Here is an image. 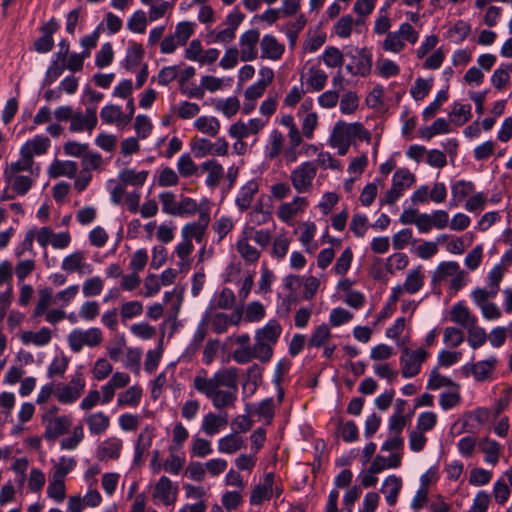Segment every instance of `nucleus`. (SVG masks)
I'll list each match as a JSON object with an SVG mask.
<instances>
[{
	"label": "nucleus",
	"instance_id": "c9c22d12",
	"mask_svg": "<svg viewBox=\"0 0 512 512\" xmlns=\"http://www.w3.org/2000/svg\"><path fill=\"white\" fill-rule=\"evenodd\" d=\"M480 449L485 453V461L495 465L498 462L500 445L489 438H484L479 443Z\"/></svg>",
	"mask_w": 512,
	"mask_h": 512
},
{
	"label": "nucleus",
	"instance_id": "2eb2a0df",
	"mask_svg": "<svg viewBox=\"0 0 512 512\" xmlns=\"http://www.w3.org/2000/svg\"><path fill=\"white\" fill-rule=\"evenodd\" d=\"M450 319L466 329L477 323L476 317L471 315L469 309L462 302L455 304L451 308Z\"/></svg>",
	"mask_w": 512,
	"mask_h": 512
},
{
	"label": "nucleus",
	"instance_id": "37998d69",
	"mask_svg": "<svg viewBox=\"0 0 512 512\" xmlns=\"http://www.w3.org/2000/svg\"><path fill=\"white\" fill-rule=\"evenodd\" d=\"M237 251L246 261L251 263L256 262L260 257V252L248 242L247 238L238 241Z\"/></svg>",
	"mask_w": 512,
	"mask_h": 512
},
{
	"label": "nucleus",
	"instance_id": "2f4dec72",
	"mask_svg": "<svg viewBox=\"0 0 512 512\" xmlns=\"http://www.w3.org/2000/svg\"><path fill=\"white\" fill-rule=\"evenodd\" d=\"M194 126L198 131L212 137L216 136L220 130V122L215 117H198L194 122Z\"/></svg>",
	"mask_w": 512,
	"mask_h": 512
},
{
	"label": "nucleus",
	"instance_id": "69168bd1",
	"mask_svg": "<svg viewBox=\"0 0 512 512\" xmlns=\"http://www.w3.org/2000/svg\"><path fill=\"white\" fill-rule=\"evenodd\" d=\"M471 116V106L470 105H455L452 112L450 113L451 120L455 122L458 126L466 123Z\"/></svg>",
	"mask_w": 512,
	"mask_h": 512
},
{
	"label": "nucleus",
	"instance_id": "5701e85b",
	"mask_svg": "<svg viewBox=\"0 0 512 512\" xmlns=\"http://www.w3.org/2000/svg\"><path fill=\"white\" fill-rule=\"evenodd\" d=\"M330 144L337 148L338 154L344 156L350 146V138L346 134L341 123H337L334 127L333 133L330 138Z\"/></svg>",
	"mask_w": 512,
	"mask_h": 512
},
{
	"label": "nucleus",
	"instance_id": "a878e982",
	"mask_svg": "<svg viewBox=\"0 0 512 512\" xmlns=\"http://www.w3.org/2000/svg\"><path fill=\"white\" fill-rule=\"evenodd\" d=\"M86 422H87L89 431L92 434L99 435V434L104 433L107 430V428L109 427V424H110V419L106 414H104L102 412H98V413L88 415L86 418Z\"/></svg>",
	"mask_w": 512,
	"mask_h": 512
},
{
	"label": "nucleus",
	"instance_id": "603ef678",
	"mask_svg": "<svg viewBox=\"0 0 512 512\" xmlns=\"http://www.w3.org/2000/svg\"><path fill=\"white\" fill-rule=\"evenodd\" d=\"M147 26V17L145 12L138 10L133 13L127 22V27L135 33H143Z\"/></svg>",
	"mask_w": 512,
	"mask_h": 512
},
{
	"label": "nucleus",
	"instance_id": "7ed1b4c3",
	"mask_svg": "<svg viewBox=\"0 0 512 512\" xmlns=\"http://www.w3.org/2000/svg\"><path fill=\"white\" fill-rule=\"evenodd\" d=\"M427 357L428 352L423 348L415 351H411L407 347L403 348L400 357L402 376L405 378L416 376L420 372L421 365L426 361Z\"/></svg>",
	"mask_w": 512,
	"mask_h": 512
},
{
	"label": "nucleus",
	"instance_id": "3c124183",
	"mask_svg": "<svg viewBox=\"0 0 512 512\" xmlns=\"http://www.w3.org/2000/svg\"><path fill=\"white\" fill-rule=\"evenodd\" d=\"M475 186L472 182L459 181L452 186V196L456 203L464 200L469 194L474 192Z\"/></svg>",
	"mask_w": 512,
	"mask_h": 512
},
{
	"label": "nucleus",
	"instance_id": "ddd939ff",
	"mask_svg": "<svg viewBox=\"0 0 512 512\" xmlns=\"http://www.w3.org/2000/svg\"><path fill=\"white\" fill-rule=\"evenodd\" d=\"M85 253L83 251H75L66 256L61 264L62 270L67 273H90L92 271L91 265L85 263Z\"/></svg>",
	"mask_w": 512,
	"mask_h": 512
},
{
	"label": "nucleus",
	"instance_id": "20e7f679",
	"mask_svg": "<svg viewBox=\"0 0 512 512\" xmlns=\"http://www.w3.org/2000/svg\"><path fill=\"white\" fill-rule=\"evenodd\" d=\"M345 56L351 59V62L346 65V69L352 75L367 76L371 72L372 57L365 48L348 49Z\"/></svg>",
	"mask_w": 512,
	"mask_h": 512
},
{
	"label": "nucleus",
	"instance_id": "79ce46f5",
	"mask_svg": "<svg viewBox=\"0 0 512 512\" xmlns=\"http://www.w3.org/2000/svg\"><path fill=\"white\" fill-rule=\"evenodd\" d=\"M5 181L8 184H11L12 189L20 195H25L30 190L33 183L30 177L23 175H16L10 178H5Z\"/></svg>",
	"mask_w": 512,
	"mask_h": 512
},
{
	"label": "nucleus",
	"instance_id": "6ab92c4d",
	"mask_svg": "<svg viewBox=\"0 0 512 512\" xmlns=\"http://www.w3.org/2000/svg\"><path fill=\"white\" fill-rule=\"evenodd\" d=\"M307 204L306 198L295 197L292 202L283 203L279 206L277 215L278 217L288 222L291 220L299 211L303 209Z\"/></svg>",
	"mask_w": 512,
	"mask_h": 512
},
{
	"label": "nucleus",
	"instance_id": "72a5a7b5",
	"mask_svg": "<svg viewBox=\"0 0 512 512\" xmlns=\"http://www.w3.org/2000/svg\"><path fill=\"white\" fill-rule=\"evenodd\" d=\"M148 177L147 171L136 172L133 169H124L119 173V179L122 184H131L133 186H142Z\"/></svg>",
	"mask_w": 512,
	"mask_h": 512
},
{
	"label": "nucleus",
	"instance_id": "9b49d317",
	"mask_svg": "<svg viewBox=\"0 0 512 512\" xmlns=\"http://www.w3.org/2000/svg\"><path fill=\"white\" fill-rule=\"evenodd\" d=\"M43 421L46 424L44 437L50 441L68 432L71 426V420L67 416L49 418L48 415H43Z\"/></svg>",
	"mask_w": 512,
	"mask_h": 512
},
{
	"label": "nucleus",
	"instance_id": "c756f323",
	"mask_svg": "<svg viewBox=\"0 0 512 512\" xmlns=\"http://www.w3.org/2000/svg\"><path fill=\"white\" fill-rule=\"evenodd\" d=\"M244 446V440L236 433L229 434L218 441V450L223 453L232 454Z\"/></svg>",
	"mask_w": 512,
	"mask_h": 512
},
{
	"label": "nucleus",
	"instance_id": "4468645a",
	"mask_svg": "<svg viewBox=\"0 0 512 512\" xmlns=\"http://www.w3.org/2000/svg\"><path fill=\"white\" fill-rule=\"evenodd\" d=\"M260 47L262 52L261 58L263 59L279 60L285 51L284 45L279 43L273 35L269 34L261 39Z\"/></svg>",
	"mask_w": 512,
	"mask_h": 512
},
{
	"label": "nucleus",
	"instance_id": "aec40b11",
	"mask_svg": "<svg viewBox=\"0 0 512 512\" xmlns=\"http://www.w3.org/2000/svg\"><path fill=\"white\" fill-rule=\"evenodd\" d=\"M402 488L401 478L391 475L387 477L382 485L381 492L385 494L388 505L394 506L397 502L398 494Z\"/></svg>",
	"mask_w": 512,
	"mask_h": 512
},
{
	"label": "nucleus",
	"instance_id": "09e8293b",
	"mask_svg": "<svg viewBox=\"0 0 512 512\" xmlns=\"http://www.w3.org/2000/svg\"><path fill=\"white\" fill-rule=\"evenodd\" d=\"M142 396V389L138 386L129 387L125 392L121 393L118 397V404L136 406Z\"/></svg>",
	"mask_w": 512,
	"mask_h": 512
},
{
	"label": "nucleus",
	"instance_id": "ea45409f",
	"mask_svg": "<svg viewBox=\"0 0 512 512\" xmlns=\"http://www.w3.org/2000/svg\"><path fill=\"white\" fill-rule=\"evenodd\" d=\"M423 283V275L419 268H417L408 273L402 287L407 293L414 294L422 288Z\"/></svg>",
	"mask_w": 512,
	"mask_h": 512
},
{
	"label": "nucleus",
	"instance_id": "f257e3e1",
	"mask_svg": "<svg viewBox=\"0 0 512 512\" xmlns=\"http://www.w3.org/2000/svg\"><path fill=\"white\" fill-rule=\"evenodd\" d=\"M206 374V371L202 370L196 375L193 379V387L210 399L216 409L234 406L238 393L237 368L220 369L211 378Z\"/></svg>",
	"mask_w": 512,
	"mask_h": 512
},
{
	"label": "nucleus",
	"instance_id": "e433bc0d",
	"mask_svg": "<svg viewBox=\"0 0 512 512\" xmlns=\"http://www.w3.org/2000/svg\"><path fill=\"white\" fill-rule=\"evenodd\" d=\"M459 267V264L455 261L440 263L433 273L432 282H442L446 280L447 277H452L458 271Z\"/></svg>",
	"mask_w": 512,
	"mask_h": 512
},
{
	"label": "nucleus",
	"instance_id": "e2e57ef3",
	"mask_svg": "<svg viewBox=\"0 0 512 512\" xmlns=\"http://www.w3.org/2000/svg\"><path fill=\"white\" fill-rule=\"evenodd\" d=\"M47 494L50 498L57 502H62L65 498V483L62 480L52 477L48 488Z\"/></svg>",
	"mask_w": 512,
	"mask_h": 512
},
{
	"label": "nucleus",
	"instance_id": "423d86ee",
	"mask_svg": "<svg viewBox=\"0 0 512 512\" xmlns=\"http://www.w3.org/2000/svg\"><path fill=\"white\" fill-rule=\"evenodd\" d=\"M209 223L210 210L208 206L201 205L198 220L188 223L182 228V237L186 240L195 239L199 243L202 242Z\"/></svg>",
	"mask_w": 512,
	"mask_h": 512
},
{
	"label": "nucleus",
	"instance_id": "b1692460",
	"mask_svg": "<svg viewBox=\"0 0 512 512\" xmlns=\"http://www.w3.org/2000/svg\"><path fill=\"white\" fill-rule=\"evenodd\" d=\"M51 337V330L47 327H43L37 332H23L21 335V341L24 344L33 343L36 346H44L51 341Z\"/></svg>",
	"mask_w": 512,
	"mask_h": 512
},
{
	"label": "nucleus",
	"instance_id": "58836bf2",
	"mask_svg": "<svg viewBox=\"0 0 512 512\" xmlns=\"http://www.w3.org/2000/svg\"><path fill=\"white\" fill-rule=\"evenodd\" d=\"M39 299L34 309V317L43 315L48 307L53 303V290L51 288H43L39 290Z\"/></svg>",
	"mask_w": 512,
	"mask_h": 512
},
{
	"label": "nucleus",
	"instance_id": "bf43d9fd",
	"mask_svg": "<svg viewBox=\"0 0 512 512\" xmlns=\"http://www.w3.org/2000/svg\"><path fill=\"white\" fill-rule=\"evenodd\" d=\"M192 33L193 24L188 21H183L176 25L173 36L175 39H177L178 44H182L184 46L191 37Z\"/></svg>",
	"mask_w": 512,
	"mask_h": 512
},
{
	"label": "nucleus",
	"instance_id": "dca6fc26",
	"mask_svg": "<svg viewBox=\"0 0 512 512\" xmlns=\"http://www.w3.org/2000/svg\"><path fill=\"white\" fill-rule=\"evenodd\" d=\"M282 332V327L277 320H269L267 324L258 329L255 333V338H260L272 347L277 343Z\"/></svg>",
	"mask_w": 512,
	"mask_h": 512
},
{
	"label": "nucleus",
	"instance_id": "cd10ccee",
	"mask_svg": "<svg viewBox=\"0 0 512 512\" xmlns=\"http://www.w3.org/2000/svg\"><path fill=\"white\" fill-rule=\"evenodd\" d=\"M497 359L490 357L487 360L479 361L471 365V373L477 381L486 380L494 370Z\"/></svg>",
	"mask_w": 512,
	"mask_h": 512
},
{
	"label": "nucleus",
	"instance_id": "052dcab7",
	"mask_svg": "<svg viewBox=\"0 0 512 512\" xmlns=\"http://www.w3.org/2000/svg\"><path fill=\"white\" fill-rule=\"evenodd\" d=\"M103 281L100 277L95 276L84 281L82 292L85 297L97 296L102 292Z\"/></svg>",
	"mask_w": 512,
	"mask_h": 512
},
{
	"label": "nucleus",
	"instance_id": "4d7b16f0",
	"mask_svg": "<svg viewBox=\"0 0 512 512\" xmlns=\"http://www.w3.org/2000/svg\"><path fill=\"white\" fill-rule=\"evenodd\" d=\"M113 57L114 52L112 45L110 43H105L96 54L95 64L99 68H104L112 63Z\"/></svg>",
	"mask_w": 512,
	"mask_h": 512
},
{
	"label": "nucleus",
	"instance_id": "0eeeda50",
	"mask_svg": "<svg viewBox=\"0 0 512 512\" xmlns=\"http://www.w3.org/2000/svg\"><path fill=\"white\" fill-rule=\"evenodd\" d=\"M85 381L81 374H76L68 384L57 385L54 394L64 404L75 402L83 392Z\"/></svg>",
	"mask_w": 512,
	"mask_h": 512
},
{
	"label": "nucleus",
	"instance_id": "8fccbe9b",
	"mask_svg": "<svg viewBox=\"0 0 512 512\" xmlns=\"http://www.w3.org/2000/svg\"><path fill=\"white\" fill-rule=\"evenodd\" d=\"M235 294L229 288L222 289L215 298V308L228 310L231 309L235 304Z\"/></svg>",
	"mask_w": 512,
	"mask_h": 512
},
{
	"label": "nucleus",
	"instance_id": "338daca9",
	"mask_svg": "<svg viewBox=\"0 0 512 512\" xmlns=\"http://www.w3.org/2000/svg\"><path fill=\"white\" fill-rule=\"evenodd\" d=\"M464 341V333L456 327H446L444 342L450 347H458Z\"/></svg>",
	"mask_w": 512,
	"mask_h": 512
},
{
	"label": "nucleus",
	"instance_id": "393cba45",
	"mask_svg": "<svg viewBox=\"0 0 512 512\" xmlns=\"http://www.w3.org/2000/svg\"><path fill=\"white\" fill-rule=\"evenodd\" d=\"M258 191V184L255 181H249L245 184L236 198V204L240 210H247L253 200L254 195Z\"/></svg>",
	"mask_w": 512,
	"mask_h": 512
},
{
	"label": "nucleus",
	"instance_id": "c03bdc74",
	"mask_svg": "<svg viewBox=\"0 0 512 512\" xmlns=\"http://www.w3.org/2000/svg\"><path fill=\"white\" fill-rule=\"evenodd\" d=\"M330 337L331 332L329 327L326 324H322L315 328L308 341V344L313 347H321L325 345Z\"/></svg>",
	"mask_w": 512,
	"mask_h": 512
},
{
	"label": "nucleus",
	"instance_id": "6e6d98bb",
	"mask_svg": "<svg viewBox=\"0 0 512 512\" xmlns=\"http://www.w3.org/2000/svg\"><path fill=\"white\" fill-rule=\"evenodd\" d=\"M159 199L164 213L177 216V206L179 203H177L174 193L168 191L162 192L159 194Z\"/></svg>",
	"mask_w": 512,
	"mask_h": 512
},
{
	"label": "nucleus",
	"instance_id": "c85d7f7f",
	"mask_svg": "<svg viewBox=\"0 0 512 512\" xmlns=\"http://www.w3.org/2000/svg\"><path fill=\"white\" fill-rule=\"evenodd\" d=\"M442 387L456 388V390L460 388L459 384L455 383L452 379L442 376L436 367L430 372L427 389L438 390Z\"/></svg>",
	"mask_w": 512,
	"mask_h": 512
},
{
	"label": "nucleus",
	"instance_id": "a18cd8bd",
	"mask_svg": "<svg viewBox=\"0 0 512 512\" xmlns=\"http://www.w3.org/2000/svg\"><path fill=\"white\" fill-rule=\"evenodd\" d=\"M341 126H343V129L345 130L349 138L353 137L358 138L359 140L362 141L364 140L366 142H370V132L367 129H365L361 123L355 122L349 125L341 123Z\"/></svg>",
	"mask_w": 512,
	"mask_h": 512
},
{
	"label": "nucleus",
	"instance_id": "412c9836",
	"mask_svg": "<svg viewBox=\"0 0 512 512\" xmlns=\"http://www.w3.org/2000/svg\"><path fill=\"white\" fill-rule=\"evenodd\" d=\"M201 169L208 172L206 178V185L210 188H215L224 175V169L221 164L215 160H209L201 164Z\"/></svg>",
	"mask_w": 512,
	"mask_h": 512
},
{
	"label": "nucleus",
	"instance_id": "6e6552de",
	"mask_svg": "<svg viewBox=\"0 0 512 512\" xmlns=\"http://www.w3.org/2000/svg\"><path fill=\"white\" fill-rule=\"evenodd\" d=\"M98 118L95 107L86 108L85 112H74L69 130L74 133L87 131L91 133L97 126Z\"/></svg>",
	"mask_w": 512,
	"mask_h": 512
},
{
	"label": "nucleus",
	"instance_id": "473e14b6",
	"mask_svg": "<svg viewBox=\"0 0 512 512\" xmlns=\"http://www.w3.org/2000/svg\"><path fill=\"white\" fill-rule=\"evenodd\" d=\"M415 181V176L408 169L403 168L397 170L392 178V186L404 192L405 189L409 188Z\"/></svg>",
	"mask_w": 512,
	"mask_h": 512
},
{
	"label": "nucleus",
	"instance_id": "0e129e2a",
	"mask_svg": "<svg viewBox=\"0 0 512 512\" xmlns=\"http://www.w3.org/2000/svg\"><path fill=\"white\" fill-rule=\"evenodd\" d=\"M405 46V42L397 32H389L383 42V49L390 52H399Z\"/></svg>",
	"mask_w": 512,
	"mask_h": 512
},
{
	"label": "nucleus",
	"instance_id": "864d4df0",
	"mask_svg": "<svg viewBox=\"0 0 512 512\" xmlns=\"http://www.w3.org/2000/svg\"><path fill=\"white\" fill-rule=\"evenodd\" d=\"M306 17L304 15H299L297 20L293 23H289L287 25L286 30V36L289 40L290 46L294 47L298 38L299 32L304 28L306 25Z\"/></svg>",
	"mask_w": 512,
	"mask_h": 512
},
{
	"label": "nucleus",
	"instance_id": "de8ad7c7",
	"mask_svg": "<svg viewBox=\"0 0 512 512\" xmlns=\"http://www.w3.org/2000/svg\"><path fill=\"white\" fill-rule=\"evenodd\" d=\"M345 53L343 54L336 47H327L323 52V61L328 67H340L343 64Z\"/></svg>",
	"mask_w": 512,
	"mask_h": 512
},
{
	"label": "nucleus",
	"instance_id": "f3484780",
	"mask_svg": "<svg viewBox=\"0 0 512 512\" xmlns=\"http://www.w3.org/2000/svg\"><path fill=\"white\" fill-rule=\"evenodd\" d=\"M50 145L47 137L37 135L32 140L27 141L20 149V154H25L27 158L33 159V155H41L46 153Z\"/></svg>",
	"mask_w": 512,
	"mask_h": 512
},
{
	"label": "nucleus",
	"instance_id": "4c0bfd02",
	"mask_svg": "<svg viewBox=\"0 0 512 512\" xmlns=\"http://www.w3.org/2000/svg\"><path fill=\"white\" fill-rule=\"evenodd\" d=\"M250 348L251 353H253L252 356L262 363H266L272 358L273 347L260 338H255V343Z\"/></svg>",
	"mask_w": 512,
	"mask_h": 512
},
{
	"label": "nucleus",
	"instance_id": "f03ea898",
	"mask_svg": "<svg viewBox=\"0 0 512 512\" xmlns=\"http://www.w3.org/2000/svg\"><path fill=\"white\" fill-rule=\"evenodd\" d=\"M67 340L71 350L78 353L84 346H98L102 342V332L95 327L87 330L75 329L68 335Z\"/></svg>",
	"mask_w": 512,
	"mask_h": 512
},
{
	"label": "nucleus",
	"instance_id": "a211bd4d",
	"mask_svg": "<svg viewBox=\"0 0 512 512\" xmlns=\"http://www.w3.org/2000/svg\"><path fill=\"white\" fill-rule=\"evenodd\" d=\"M122 448V441L117 438H110L104 441L97 450L99 460L118 459Z\"/></svg>",
	"mask_w": 512,
	"mask_h": 512
},
{
	"label": "nucleus",
	"instance_id": "49530a36",
	"mask_svg": "<svg viewBox=\"0 0 512 512\" xmlns=\"http://www.w3.org/2000/svg\"><path fill=\"white\" fill-rule=\"evenodd\" d=\"M467 330L468 343L473 349H477L486 343L487 334L482 327H479L475 324Z\"/></svg>",
	"mask_w": 512,
	"mask_h": 512
},
{
	"label": "nucleus",
	"instance_id": "7c9ffc66",
	"mask_svg": "<svg viewBox=\"0 0 512 512\" xmlns=\"http://www.w3.org/2000/svg\"><path fill=\"white\" fill-rule=\"evenodd\" d=\"M143 56L144 50L142 48V45L134 42L130 45V47L127 50L123 66L128 71H132L135 69L136 66H138L141 63Z\"/></svg>",
	"mask_w": 512,
	"mask_h": 512
},
{
	"label": "nucleus",
	"instance_id": "4be33fe9",
	"mask_svg": "<svg viewBox=\"0 0 512 512\" xmlns=\"http://www.w3.org/2000/svg\"><path fill=\"white\" fill-rule=\"evenodd\" d=\"M77 164L73 161H59L55 160L49 167L48 173L52 178L67 176L69 178L75 177L77 174Z\"/></svg>",
	"mask_w": 512,
	"mask_h": 512
},
{
	"label": "nucleus",
	"instance_id": "1a4fd4ad",
	"mask_svg": "<svg viewBox=\"0 0 512 512\" xmlns=\"http://www.w3.org/2000/svg\"><path fill=\"white\" fill-rule=\"evenodd\" d=\"M127 108L129 110L128 115H123L121 108L117 105H106L100 112V117L103 122L108 124L117 123L118 125H127L135 112V106L133 99L128 100Z\"/></svg>",
	"mask_w": 512,
	"mask_h": 512
},
{
	"label": "nucleus",
	"instance_id": "39448f33",
	"mask_svg": "<svg viewBox=\"0 0 512 512\" xmlns=\"http://www.w3.org/2000/svg\"><path fill=\"white\" fill-rule=\"evenodd\" d=\"M317 168L313 162H304L291 172V182L298 193L308 192L316 176Z\"/></svg>",
	"mask_w": 512,
	"mask_h": 512
},
{
	"label": "nucleus",
	"instance_id": "f704fd0d",
	"mask_svg": "<svg viewBox=\"0 0 512 512\" xmlns=\"http://www.w3.org/2000/svg\"><path fill=\"white\" fill-rule=\"evenodd\" d=\"M451 131L449 123L444 118H438L431 126L420 129V135L427 140L435 135L449 133Z\"/></svg>",
	"mask_w": 512,
	"mask_h": 512
},
{
	"label": "nucleus",
	"instance_id": "5fc2aeb1",
	"mask_svg": "<svg viewBox=\"0 0 512 512\" xmlns=\"http://www.w3.org/2000/svg\"><path fill=\"white\" fill-rule=\"evenodd\" d=\"M307 84L315 91H320L325 87L327 74L320 69L310 68Z\"/></svg>",
	"mask_w": 512,
	"mask_h": 512
},
{
	"label": "nucleus",
	"instance_id": "774afa93",
	"mask_svg": "<svg viewBox=\"0 0 512 512\" xmlns=\"http://www.w3.org/2000/svg\"><path fill=\"white\" fill-rule=\"evenodd\" d=\"M432 80L418 78L412 86L410 93L415 100H422L430 91Z\"/></svg>",
	"mask_w": 512,
	"mask_h": 512
},
{
	"label": "nucleus",
	"instance_id": "13d9d810",
	"mask_svg": "<svg viewBox=\"0 0 512 512\" xmlns=\"http://www.w3.org/2000/svg\"><path fill=\"white\" fill-rule=\"evenodd\" d=\"M283 143L284 137L282 133L278 130H273L270 135V147L267 154L269 159H275L280 155Z\"/></svg>",
	"mask_w": 512,
	"mask_h": 512
},
{
	"label": "nucleus",
	"instance_id": "a19ab883",
	"mask_svg": "<svg viewBox=\"0 0 512 512\" xmlns=\"http://www.w3.org/2000/svg\"><path fill=\"white\" fill-rule=\"evenodd\" d=\"M33 165V159L27 156L25 154H21V159L17 162L11 163L5 170H4V178H10L13 176L18 175L21 171L30 170Z\"/></svg>",
	"mask_w": 512,
	"mask_h": 512
},
{
	"label": "nucleus",
	"instance_id": "680f3d73",
	"mask_svg": "<svg viewBox=\"0 0 512 512\" xmlns=\"http://www.w3.org/2000/svg\"><path fill=\"white\" fill-rule=\"evenodd\" d=\"M177 169L182 177H189L197 172V166L193 162L190 154H183L177 163Z\"/></svg>",
	"mask_w": 512,
	"mask_h": 512
},
{
	"label": "nucleus",
	"instance_id": "f8f14e48",
	"mask_svg": "<svg viewBox=\"0 0 512 512\" xmlns=\"http://www.w3.org/2000/svg\"><path fill=\"white\" fill-rule=\"evenodd\" d=\"M152 498L154 501H161L165 505H173L177 500V487L172 486L171 480L162 476L156 483Z\"/></svg>",
	"mask_w": 512,
	"mask_h": 512
},
{
	"label": "nucleus",
	"instance_id": "9d476101",
	"mask_svg": "<svg viewBox=\"0 0 512 512\" xmlns=\"http://www.w3.org/2000/svg\"><path fill=\"white\" fill-rule=\"evenodd\" d=\"M260 33L257 29H250L240 36V58L242 61H252L257 58L256 45L259 42Z\"/></svg>",
	"mask_w": 512,
	"mask_h": 512
},
{
	"label": "nucleus",
	"instance_id": "bb28decb",
	"mask_svg": "<svg viewBox=\"0 0 512 512\" xmlns=\"http://www.w3.org/2000/svg\"><path fill=\"white\" fill-rule=\"evenodd\" d=\"M227 425L226 417H220L212 412L206 414L202 422V430L205 434L212 436Z\"/></svg>",
	"mask_w": 512,
	"mask_h": 512
}]
</instances>
